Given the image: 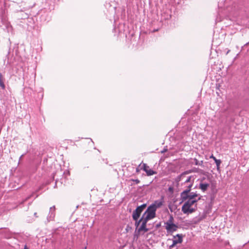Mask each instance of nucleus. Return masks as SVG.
<instances>
[{"label": "nucleus", "instance_id": "obj_1", "mask_svg": "<svg viewBox=\"0 0 249 249\" xmlns=\"http://www.w3.org/2000/svg\"><path fill=\"white\" fill-rule=\"evenodd\" d=\"M156 210L150 205L148 207L146 210L142 214V217H145L149 220H151L155 218L156 216Z\"/></svg>", "mask_w": 249, "mask_h": 249}, {"label": "nucleus", "instance_id": "obj_2", "mask_svg": "<svg viewBox=\"0 0 249 249\" xmlns=\"http://www.w3.org/2000/svg\"><path fill=\"white\" fill-rule=\"evenodd\" d=\"M146 207V204H143L141 206H138L132 213V218L133 220L138 219L142 212Z\"/></svg>", "mask_w": 249, "mask_h": 249}, {"label": "nucleus", "instance_id": "obj_3", "mask_svg": "<svg viewBox=\"0 0 249 249\" xmlns=\"http://www.w3.org/2000/svg\"><path fill=\"white\" fill-rule=\"evenodd\" d=\"M201 196H200L197 199H187V201H186L184 204L183 205L181 209H184L186 208L191 207L193 206L195 203L197 202L199 200L201 199Z\"/></svg>", "mask_w": 249, "mask_h": 249}, {"label": "nucleus", "instance_id": "obj_4", "mask_svg": "<svg viewBox=\"0 0 249 249\" xmlns=\"http://www.w3.org/2000/svg\"><path fill=\"white\" fill-rule=\"evenodd\" d=\"M165 229L168 233H173V232L176 231L178 228V226L174 223L169 224L168 223H165Z\"/></svg>", "mask_w": 249, "mask_h": 249}, {"label": "nucleus", "instance_id": "obj_5", "mask_svg": "<svg viewBox=\"0 0 249 249\" xmlns=\"http://www.w3.org/2000/svg\"><path fill=\"white\" fill-rule=\"evenodd\" d=\"M141 169H142L144 171L146 172V175L148 176L157 174L156 171L150 169L149 167L146 163H143L142 164Z\"/></svg>", "mask_w": 249, "mask_h": 249}, {"label": "nucleus", "instance_id": "obj_6", "mask_svg": "<svg viewBox=\"0 0 249 249\" xmlns=\"http://www.w3.org/2000/svg\"><path fill=\"white\" fill-rule=\"evenodd\" d=\"M149 220H150L149 219L144 217L143 220L141 221V225L138 229L139 232L144 231L145 232L149 231V229L146 228V223Z\"/></svg>", "mask_w": 249, "mask_h": 249}, {"label": "nucleus", "instance_id": "obj_7", "mask_svg": "<svg viewBox=\"0 0 249 249\" xmlns=\"http://www.w3.org/2000/svg\"><path fill=\"white\" fill-rule=\"evenodd\" d=\"M192 187V182L188 186V189L183 191L180 194V196L182 201L187 199L188 195L191 191V188Z\"/></svg>", "mask_w": 249, "mask_h": 249}, {"label": "nucleus", "instance_id": "obj_8", "mask_svg": "<svg viewBox=\"0 0 249 249\" xmlns=\"http://www.w3.org/2000/svg\"><path fill=\"white\" fill-rule=\"evenodd\" d=\"M164 202L163 197L162 196L160 199L155 200L154 202L150 205L151 207H153L154 209L157 210L158 208L161 207Z\"/></svg>", "mask_w": 249, "mask_h": 249}, {"label": "nucleus", "instance_id": "obj_9", "mask_svg": "<svg viewBox=\"0 0 249 249\" xmlns=\"http://www.w3.org/2000/svg\"><path fill=\"white\" fill-rule=\"evenodd\" d=\"M55 208L54 206L51 207L50 208L49 213L47 218L48 222L54 220L55 215Z\"/></svg>", "mask_w": 249, "mask_h": 249}, {"label": "nucleus", "instance_id": "obj_10", "mask_svg": "<svg viewBox=\"0 0 249 249\" xmlns=\"http://www.w3.org/2000/svg\"><path fill=\"white\" fill-rule=\"evenodd\" d=\"M174 238L175 239L173 240V242L176 245L181 243L183 241V235L181 234H177L174 236Z\"/></svg>", "mask_w": 249, "mask_h": 249}, {"label": "nucleus", "instance_id": "obj_11", "mask_svg": "<svg viewBox=\"0 0 249 249\" xmlns=\"http://www.w3.org/2000/svg\"><path fill=\"white\" fill-rule=\"evenodd\" d=\"M210 184L208 183L200 182L199 188L202 190V192H204L206 191L208 188L209 187Z\"/></svg>", "mask_w": 249, "mask_h": 249}, {"label": "nucleus", "instance_id": "obj_12", "mask_svg": "<svg viewBox=\"0 0 249 249\" xmlns=\"http://www.w3.org/2000/svg\"><path fill=\"white\" fill-rule=\"evenodd\" d=\"M182 212L185 214L192 213L195 211V209L191 208V207L186 208L184 209H181Z\"/></svg>", "mask_w": 249, "mask_h": 249}, {"label": "nucleus", "instance_id": "obj_13", "mask_svg": "<svg viewBox=\"0 0 249 249\" xmlns=\"http://www.w3.org/2000/svg\"><path fill=\"white\" fill-rule=\"evenodd\" d=\"M199 194H197L196 192H191L188 195L187 199H196L195 197L198 196Z\"/></svg>", "mask_w": 249, "mask_h": 249}, {"label": "nucleus", "instance_id": "obj_14", "mask_svg": "<svg viewBox=\"0 0 249 249\" xmlns=\"http://www.w3.org/2000/svg\"><path fill=\"white\" fill-rule=\"evenodd\" d=\"M0 87L2 89H4L5 88L4 81L2 78V74L0 72Z\"/></svg>", "mask_w": 249, "mask_h": 249}, {"label": "nucleus", "instance_id": "obj_15", "mask_svg": "<svg viewBox=\"0 0 249 249\" xmlns=\"http://www.w3.org/2000/svg\"><path fill=\"white\" fill-rule=\"evenodd\" d=\"M192 178H193V176H192L188 177L186 179V180L185 181L184 183H189L190 184L191 182H192V185H193V183H194V178L192 179Z\"/></svg>", "mask_w": 249, "mask_h": 249}, {"label": "nucleus", "instance_id": "obj_16", "mask_svg": "<svg viewBox=\"0 0 249 249\" xmlns=\"http://www.w3.org/2000/svg\"><path fill=\"white\" fill-rule=\"evenodd\" d=\"M144 218L143 217H142H142L140 218V220H138V219H137V220H134L135 221V225L136 227H138V226H139V225L140 224V223H141V221L142 220H143V219Z\"/></svg>", "mask_w": 249, "mask_h": 249}, {"label": "nucleus", "instance_id": "obj_17", "mask_svg": "<svg viewBox=\"0 0 249 249\" xmlns=\"http://www.w3.org/2000/svg\"><path fill=\"white\" fill-rule=\"evenodd\" d=\"M215 162L216 165V168L217 170H219L220 169V165L221 163V161L220 160H215Z\"/></svg>", "mask_w": 249, "mask_h": 249}, {"label": "nucleus", "instance_id": "obj_18", "mask_svg": "<svg viewBox=\"0 0 249 249\" xmlns=\"http://www.w3.org/2000/svg\"><path fill=\"white\" fill-rule=\"evenodd\" d=\"M194 160L195 161V165H201V166H203V161L202 160L199 161H198L196 159H194Z\"/></svg>", "mask_w": 249, "mask_h": 249}, {"label": "nucleus", "instance_id": "obj_19", "mask_svg": "<svg viewBox=\"0 0 249 249\" xmlns=\"http://www.w3.org/2000/svg\"><path fill=\"white\" fill-rule=\"evenodd\" d=\"M184 176L183 175L182 173H181L180 175L178 176L176 178V181L177 182H179L182 178L184 177Z\"/></svg>", "mask_w": 249, "mask_h": 249}, {"label": "nucleus", "instance_id": "obj_20", "mask_svg": "<svg viewBox=\"0 0 249 249\" xmlns=\"http://www.w3.org/2000/svg\"><path fill=\"white\" fill-rule=\"evenodd\" d=\"M196 172V171H194V170H189L184 171V172L182 173V174L184 176L185 175L191 173L192 172Z\"/></svg>", "mask_w": 249, "mask_h": 249}, {"label": "nucleus", "instance_id": "obj_21", "mask_svg": "<svg viewBox=\"0 0 249 249\" xmlns=\"http://www.w3.org/2000/svg\"><path fill=\"white\" fill-rule=\"evenodd\" d=\"M173 220H174L173 217L172 215H170L169 219L166 223H168L169 224H173Z\"/></svg>", "mask_w": 249, "mask_h": 249}, {"label": "nucleus", "instance_id": "obj_22", "mask_svg": "<svg viewBox=\"0 0 249 249\" xmlns=\"http://www.w3.org/2000/svg\"><path fill=\"white\" fill-rule=\"evenodd\" d=\"M168 191L169 192H170L171 194H173L174 192V188L172 186H170L168 188Z\"/></svg>", "mask_w": 249, "mask_h": 249}, {"label": "nucleus", "instance_id": "obj_23", "mask_svg": "<svg viewBox=\"0 0 249 249\" xmlns=\"http://www.w3.org/2000/svg\"><path fill=\"white\" fill-rule=\"evenodd\" d=\"M142 164L141 163L139 166L138 167L136 168V171L137 173H139L140 172V171L141 170V167H142Z\"/></svg>", "mask_w": 249, "mask_h": 249}, {"label": "nucleus", "instance_id": "obj_24", "mask_svg": "<svg viewBox=\"0 0 249 249\" xmlns=\"http://www.w3.org/2000/svg\"><path fill=\"white\" fill-rule=\"evenodd\" d=\"M131 180L132 181L135 182L136 184H138L140 182V181L138 179H132Z\"/></svg>", "mask_w": 249, "mask_h": 249}, {"label": "nucleus", "instance_id": "obj_25", "mask_svg": "<svg viewBox=\"0 0 249 249\" xmlns=\"http://www.w3.org/2000/svg\"><path fill=\"white\" fill-rule=\"evenodd\" d=\"M206 179V178L203 177L200 179H199L200 182H203V181Z\"/></svg>", "mask_w": 249, "mask_h": 249}, {"label": "nucleus", "instance_id": "obj_26", "mask_svg": "<svg viewBox=\"0 0 249 249\" xmlns=\"http://www.w3.org/2000/svg\"><path fill=\"white\" fill-rule=\"evenodd\" d=\"M168 207H169V209L170 210V211L171 212H173V207L170 205H168Z\"/></svg>", "mask_w": 249, "mask_h": 249}, {"label": "nucleus", "instance_id": "obj_27", "mask_svg": "<svg viewBox=\"0 0 249 249\" xmlns=\"http://www.w3.org/2000/svg\"><path fill=\"white\" fill-rule=\"evenodd\" d=\"M210 159H213L214 160V161H215V160H217V159H216V158H215L214 156H213V155H212L210 157Z\"/></svg>", "mask_w": 249, "mask_h": 249}, {"label": "nucleus", "instance_id": "obj_28", "mask_svg": "<svg viewBox=\"0 0 249 249\" xmlns=\"http://www.w3.org/2000/svg\"><path fill=\"white\" fill-rule=\"evenodd\" d=\"M167 151V148H164L161 151V153H164L165 152H166V151Z\"/></svg>", "mask_w": 249, "mask_h": 249}, {"label": "nucleus", "instance_id": "obj_29", "mask_svg": "<svg viewBox=\"0 0 249 249\" xmlns=\"http://www.w3.org/2000/svg\"><path fill=\"white\" fill-rule=\"evenodd\" d=\"M176 245V244H175L173 242L172 243V244L170 246V248H173Z\"/></svg>", "mask_w": 249, "mask_h": 249}, {"label": "nucleus", "instance_id": "obj_30", "mask_svg": "<svg viewBox=\"0 0 249 249\" xmlns=\"http://www.w3.org/2000/svg\"><path fill=\"white\" fill-rule=\"evenodd\" d=\"M160 223H159V224H157L156 226V228H159L160 227Z\"/></svg>", "mask_w": 249, "mask_h": 249}, {"label": "nucleus", "instance_id": "obj_31", "mask_svg": "<svg viewBox=\"0 0 249 249\" xmlns=\"http://www.w3.org/2000/svg\"><path fill=\"white\" fill-rule=\"evenodd\" d=\"M25 154H22L19 158V160H21V159L22 158V157L24 156Z\"/></svg>", "mask_w": 249, "mask_h": 249}, {"label": "nucleus", "instance_id": "obj_32", "mask_svg": "<svg viewBox=\"0 0 249 249\" xmlns=\"http://www.w3.org/2000/svg\"><path fill=\"white\" fill-rule=\"evenodd\" d=\"M34 215H35L36 217H37V213H34Z\"/></svg>", "mask_w": 249, "mask_h": 249}, {"label": "nucleus", "instance_id": "obj_33", "mask_svg": "<svg viewBox=\"0 0 249 249\" xmlns=\"http://www.w3.org/2000/svg\"><path fill=\"white\" fill-rule=\"evenodd\" d=\"M230 52V50H228V51L227 52L226 54H227Z\"/></svg>", "mask_w": 249, "mask_h": 249}, {"label": "nucleus", "instance_id": "obj_34", "mask_svg": "<svg viewBox=\"0 0 249 249\" xmlns=\"http://www.w3.org/2000/svg\"><path fill=\"white\" fill-rule=\"evenodd\" d=\"M24 249H28L26 245L25 246Z\"/></svg>", "mask_w": 249, "mask_h": 249}, {"label": "nucleus", "instance_id": "obj_35", "mask_svg": "<svg viewBox=\"0 0 249 249\" xmlns=\"http://www.w3.org/2000/svg\"><path fill=\"white\" fill-rule=\"evenodd\" d=\"M30 197H31V196H30L28 197L26 199V200H27L28 199H29Z\"/></svg>", "mask_w": 249, "mask_h": 249}, {"label": "nucleus", "instance_id": "obj_36", "mask_svg": "<svg viewBox=\"0 0 249 249\" xmlns=\"http://www.w3.org/2000/svg\"><path fill=\"white\" fill-rule=\"evenodd\" d=\"M87 249V247H85V249Z\"/></svg>", "mask_w": 249, "mask_h": 249}]
</instances>
